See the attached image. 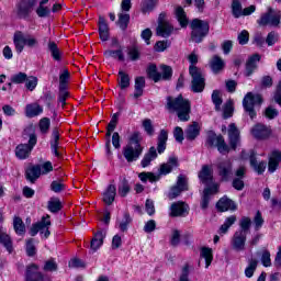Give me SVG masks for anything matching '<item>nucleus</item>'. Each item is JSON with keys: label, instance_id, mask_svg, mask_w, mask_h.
<instances>
[{"label": "nucleus", "instance_id": "nucleus-1", "mask_svg": "<svg viewBox=\"0 0 281 281\" xmlns=\"http://www.w3.org/2000/svg\"><path fill=\"white\" fill-rule=\"evenodd\" d=\"M166 109L169 113H177L180 122L190 121V101L184 99L183 95H178L177 98L168 97Z\"/></svg>", "mask_w": 281, "mask_h": 281}, {"label": "nucleus", "instance_id": "nucleus-2", "mask_svg": "<svg viewBox=\"0 0 281 281\" xmlns=\"http://www.w3.org/2000/svg\"><path fill=\"white\" fill-rule=\"evenodd\" d=\"M188 60L191 64L189 67V74L192 78L191 90L193 93H202L203 89H205V76L203 75V70H201V68L194 66L196 63H199V56L191 53L188 56Z\"/></svg>", "mask_w": 281, "mask_h": 281}, {"label": "nucleus", "instance_id": "nucleus-3", "mask_svg": "<svg viewBox=\"0 0 281 281\" xmlns=\"http://www.w3.org/2000/svg\"><path fill=\"white\" fill-rule=\"evenodd\" d=\"M144 153V146H142V137L139 133H133L130 136L128 143L123 147V157L126 159L127 164H133L142 157Z\"/></svg>", "mask_w": 281, "mask_h": 281}, {"label": "nucleus", "instance_id": "nucleus-4", "mask_svg": "<svg viewBox=\"0 0 281 281\" xmlns=\"http://www.w3.org/2000/svg\"><path fill=\"white\" fill-rule=\"evenodd\" d=\"M190 29H191V41L193 43H202L203 38L206 37L207 34H210V23L194 19L190 23Z\"/></svg>", "mask_w": 281, "mask_h": 281}, {"label": "nucleus", "instance_id": "nucleus-5", "mask_svg": "<svg viewBox=\"0 0 281 281\" xmlns=\"http://www.w3.org/2000/svg\"><path fill=\"white\" fill-rule=\"evenodd\" d=\"M13 43L15 50L21 54L26 47L34 48L38 47V40L30 34H23V32L18 31L13 35Z\"/></svg>", "mask_w": 281, "mask_h": 281}, {"label": "nucleus", "instance_id": "nucleus-6", "mask_svg": "<svg viewBox=\"0 0 281 281\" xmlns=\"http://www.w3.org/2000/svg\"><path fill=\"white\" fill-rule=\"evenodd\" d=\"M256 104H262V95L248 92L243 100V106L250 120H255L257 115Z\"/></svg>", "mask_w": 281, "mask_h": 281}, {"label": "nucleus", "instance_id": "nucleus-7", "mask_svg": "<svg viewBox=\"0 0 281 281\" xmlns=\"http://www.w3.org/2000/svg\"><path fill=\"white\" fill-rule=\"evenodd\" d=\"M37 142L38 138L36 137V134H30L29 144H20L15 148V156L18 157V159H27V157H30V155L32 154V150H34Z\"/></svg>", "mask_w": 281, "mask_h": 281}, {"label": "nucleus", "instance_id": "nucleus-8", "mask_svg": "<svg viewBox=\"0 0 281 281\" xmlns=\"http://www.w3.org/2000/svg\"><path fill=\"white\" fill-rule=\"evenodd\" d=\"M206 144L211 148H217L218 153L225 155V153H229V146L225 143V138L221 135H216L214 132H210L207 134Z\"/></svg>", "mask_w": 281, "mask_h": 281}, {"label": "nucleus", "instance_id": "nucleus-9", "mask_svg": "<svg viewBox=\"0 0 281 281\" xmlns=\"http://www.w3.org/2000/svg\"><path fill=\"white\" fill-rule=\"evenodd\" d=\"M258 25L265 27L269 25L270 27H278L280 25V13H276L272 8H268V12L263 13L259 20H257Z\"/></svg>", "mask_w": 281, "mask_h": 281}, {"label": "nucleus", "instance_id": "nucleus-10", "mask_svg": "<svg viewBox=\"0 0 281 281\" xmlns=\"http://www.w3.org/2000/svg\"><path fill=\"white\" fill-rule=\"evenodd\" d=\"M34 5H36V0H22L16 4V16L19 19H27L30 14H32V10H34Z\"/></svg>", "mask_w": 281, "mask_h": 281}, {"label": "nucleus", "instance_id": "nucleus-11", "mask_svg": "<svg viewBox=\"0 0 281 281\" xmlns=\"http://www.w3.org/2000/svg\"><path fill=\"white\" fill-rule=\"evenodd\" d=\"M216 168L222 181H229V179H232V175H233L232 160L229 159L218 160L216 162Z\"/></svg>", "mask_w": 281, "mask_h": 281}, {"label": "nucleus", "instance_id": "nucleus-12", "mask_svg": "<svg viewBox=\"0 0 281 281\" xmlns=\"http://www.w3.org/2000/svg\"><path fill=\"white\" fill-rule=\"evenodd\" d=\"M166 13H160L158 18V26L156 29L157 36H162V38H168L175 27L171 26L170 22L165 21Z\"/></svg>", "mask_w": 281, "mask_h": 281}, {"label": "nucleus", "instance_id": "nucleus-13", "mask_svg": "<svg viewBox=\"0 0 281 281\" xmlns=\"http://www.w3.org/2000/svg\"><path fill=\"white\" fill-rule=\"evenodd\" d=\"M188 190V178L186 176L180 175L178 176V180L176 186L171 187L169 193H168V199L172 201V199H177L181 192H186Z\"/></svg>", "mask_w": 281, "mask_h": 281}, {"label": "nucleus", "instance_id": "nucleus-14", "mask_svg": "<svg viewBox=\"0 0 281 281\" xmlns=\"http://www.w3.org/2000/svg\"><path fill=\"white\" fill-rule=\"evenodd\" d=\"M227 133L229 146L231 148H233V150H236V148H238V146L240 145V130H238L236 123H231L228 125Z\"/></svg>", "mask_w": 281, "mask_h": 281}, {"label": "nucleus", "instance_id": "nucleus-15", "mask_svg": "<svg viewBox=\"0 0 281 281\" xmlns=\"http://www.w3.org/2000/svg\"><path fill=\"white\" fill-rule=\"evenodd\" d=\"M250 133L255 139H267L271 136V127L259 123L252 126Z\"/></svg>", "mask_w": 281, "mask_h": 281}, {"label": "nucleus", "instance_id": "nucleus-16", "mask_svg": "<svg viewBox=\"0 0 281 281\" xmlns=\"http://www.w3.org/2000/svg\"><path fill=\"white\" fill-rule=\"evenodd\" d=\"M38 265L31 263L26 267L25 281H45V276L38 272Z\"/></svg>", "mask_w": 281, "mask_h": 281}, {"label": "nucleus", "instance_id": "nucleus-17", "mask_svg": "<svg viewBox=\"0 0 281 281\" xmlns=\"http://www.w3.org/2000/svg\"><path fill=\"white\" fill-rule=\"evenodd\" d=\"M49 225H52L49 215L43 216L40 222L32 225V227L30 229V235L36 236V234H38V232H41V234H43V232H45V229H49Z\"/></svg>", "mask_w": 281, "mask_h": 281}, {"label": "nucleus", "instance_id": "nucleus-18", "mask_svg": "<svg viewBox=\"0 0 281 281\" xmlns=\"http://www.w3.org/2000/svg\"><path fill=\"white\" fill-rule=\"evenodd\" d=\"M245 243H247V235L243 232H235L232 239V247L235 251H245Z\"/></svg>", "mask_w": 281, "mask_h": 281}, {"label": "nucleus", "instance_id": "nucleus-19", "mask_svg": "<svg viewBox=\"0 0 281 281\" xmlns=\"http://www.w3.org/2000/svg\"><path fill=\"white\" fill-rule=\"evenodd\" d=\"M216 207L220 212H227L232 211L235 212V210H238V206L236 205V202L231 200L227 196H223L222 199L218 200Z\"/></svg>", "mask_w": 281, "mask_h": 281}, {"label": "nucleus", "instance_id": "nucleus-20", "mask_svg": "<svg viewBox=\"0 0 281 281\" xmlns=\"http://www.w3.org/2000/svg\"><path fill=\"white\" fill-rule=\"evenodd\" d=\"M190 207L183 202L172 203L170 206V216H188Z\"/></svg>", "mask_w": 281, "mask_h": 281}, {"label": "nucleus", "instance_id": "nucleus-21", "mask_svg": "<svg viewBox=\"0 0 281 281\" xmlns=\"http://www.w3.org/2000/svg\"><path fill=\"white\" fill-rule=\"evenodd\" d=\"M216 192H218V184H213L212 187L204 189L201 201L202 210H207L210 205V195L216 194Z\"/></svg>", "mask_w": 281, "mask_h": 281}, {"label": "nucleus", "instance_id": "nucleus-22", "mask_svg": "<svg viewBox=\"0 0 281 281\" xmlns=\"http://www.w3.org/2000/svg\"><path fill=\"white\" fill-rule=\"evenodd\" d=\"M280 161H281V151L273 150L269 158L268 171L273 173L276 170H278V167L280 166Z\"/></svg>", "mask_w": 281, "mask_h": 281}, {"label": "nucleus", "instance_id": "nucleus-23", "mask_svg": "<svg viewBox=\"0 0 281 281\" xmlns=\"http://www.w3.org/2000/svg\"><path fill=\"white\" fill-rule=\"evenodd\" d=\"M199 179L202 183H212V180L214 179V172L212 171V167L207 165L202 166V169L199 172Z\"/></svg>", "mask_w": 281, "mask_h": 281}, {"label": "nucleus", "instance_id": "nucleus-24", "mask_svg": "<svg viewBox=\"0 0 281 281\" xmlns=\"http://www.w3.org/2000/svg\"><path fill=\"white\" fill-rule=\"evenodd\" d=\"M104 238H106L105 231H99L94 234V237L92 238L90 245L92 251H98V249H100L101 246L104 245Z\"/></svg>", "mask_w": 281, "mask_h": 281}, {"label": "nucleus", "instance_id": "nucleus-25", "mask_svg": "<svg viewBox=\"0 0 281 281\" xmlns=\"http://www.w3.org/2000/svg\"><path fill=\"white\" fill-rule=\"evenodd\" d=\"M115 194H117V188H115L114 184H110L103 192V203H105V205H113V201H115Z\"/></svg>", "mask_w": 281, "mask_h": 281}, {"label": "nucleus", "instance_id": "nucleus-26", "mask_svg": "<svg viewBox=\"0 0 281 281\" xmlns=\"http://www.w3.org/2000/svg\"><path fill=\"white\" fill-rule=\"evenodd\" d=\"M0 245L7 249L8 254H14V243L12 241V237L2 231H0Z\"/></svg>", "mask_w": 281, "mask_h": 281}, {"label": "nucleus", "instance_id": "nucleus-27", "mask_svg": "<svg viewBox=\"0 0 281 281\" xmlns=\"http://www.w3.org/2000/svg\"><path fill=\"white\" fill-rule=\"evenodd\" d=\"M177 166H179L177 157H170L166 164L160 166L159 175H170L172 169L177 168Z\"/></svg>", "mask_w": 281, "mask_h": 281}, {"label": "nucleus", "instance_id": "nucleus-28", "mask_svg": "<svg viewBox=\"0 0 281 281\" xmlns=\"http://www.w3.org/2000/svg\"><path fill=\"white\" fill-rule=\"evenodd\" d=\"M201 133V127L199 126V123L193 122L191 125H189L186 130V137L190 142H194L196 137H199Z\"/></svg>", "mask_w": 281, "mask_h": 281}, {"label": "nucleus", "instance_id": "nucleus-29", "mask_svg": "<svg viewBox=\"0 0 281 281\" xmlns=\"http://www.w3.org/2000/svg\"><path fill=\"white\" fill-rule=\"evenodd\" d=\"M43 113V106L38 103H30L25 106L26 117H38Z\"/></svg>", "mask_w": 281, "mask_h": 281}, {"label": "nucleus", "instance_id": "nucleus-30", "mask_svg": "<svg viewBox=\"0 0 281 281\" xmlns=\"http://www.w3.org/2000/svg\"><path fill=\"white\" fill-rule=\"evenodd\" d=\"M210 67L213 74H218L220 71H223V69H225V61L218 55H215L210 61Z\"/></svg>", "mask_w": 281, "mask_h": 281}, {"label": "nucleus", "instance_id": "nucleus-31", "mask_svg": "<svg viewBox=\"0 0 281 281\" xmlns=\"http://www.w3.org/2000/svg\"><path fill=\"white\" fill-rule=\"evenodd\" d=\"M144 87H146V79L144 77H136L135 78V86H134V98H142L144 95Z\"/></svg>", "mask_w": 281, "mask_h": 281}, {"label": "nucleus", "instance_id": "nucleus-32", "mask_svg": "<svg viewBox=\"0 0 281 281\" xmlns=\"http://www.w3.org/2000/svg\"><path fill=\"white\" fill-rule=\"evenodd\" d=\"M159 3V0H143L140 2V12L142 14H150L155 8H157V4Z\"/></svg>", "mask_w": 281, "mask_h": 281}, {"label": "nucleus", "instance_id": "nucleus-33", "mask_svg": "<svg viewBox=\"0 0 281 281\" xmlns=\"http://www.w3.org/2000/svg\"><path fill=\"white\" fill-rule=\"evenodd\" d=\"M258 63H260V55H252L247 64H246V76H251L254 71H256V67H258Z\"/></svg>", "mask_w": 281, "mask_h": 281}, {"label": "nucleus", "instance_id": "nucleus-34", "mask_svg": "<svg viewBox=\"0 0 281 281\" xmlns=\"http://www.w3.org/2000/svg\"><path fill=\"white\" fill-rule=\"evenodd\" d=\"M99 35L101 41H109V24L102 16L99 18Z\"/></svg>", "mask_w": 281, "mask_h": 281}, {"label": "nucleus", "instance_id": "nucleus-35", "mask_svg": "<svg viewBox=\"0 0 281 281\" xmlns=\"http://www.w3.org/2000/svg\"><path fill=\"white\" fill-rule=\"evenodd\" d=\"M157 157V148L150 147L148 153H146L140 161V165L143 168H148V165L151 161H155V158Z\"/></svg>", "mask_w": 281, "mask_h": 281}, {"label": "nucleus", "instance_id": "nucleus-36", "mask_svg": "<svg viewBox=\"0 0 281 281\" xmlns=\"http://www.w3.org/2000/svg\"><path fill=\"white\" fill-rule=\"evenodd\" d=\"M53 139L50 140V149L53 155H55V157L60 158V151H58V140L60 139V134L58 132V130H54L53 134H52Z\"/></svg>", "mask_w": 281, "mask_h": 281}, {"label": "nucleus", "instance_id": "nucleus-37", "mask_svg": "<svg viewBox=\"0 0 281 281\" xmlns=\"http://www.w3.org/2000/svg\"><path fill=\"white\" fill-rule=\"evenodd\" d=\"M250 166L251 168H254L255 172H258V175H262V172L267 170V162L265 161L258 162V160H256L255 154L250 155Z\"/></svg>", "mask_w": 281, "mask_h": 281}, {"label": "nucleus", "instance_id": "nucleus-38", "mask_svg": "<svg viewBox=\"0 0 281 281\" xmlns=\"http://www.w3.org/2000/svg\"><path fill=\"white\" fill-rule=\"evenodd\" d=\"M117 82L120 89H128V87H131V76H128V74H126L124 70H119Z\"/></svg>", "mask_w": 281, "mask_h": 281}, {"label": "nucleus", "instance_id": "nucleus-39", "mask_svg": "<svg viewBox=\"0 0 281 281\" xmlns=\"http://www.w3.org/2000/svg\"><path fill=\"white\" fill-rule=\"evenodd\" d=\"M41 177V166H33L26 169V179L34 183Z\"/></svg>", "mask_w": 281, "mask_h": 281}, {"label": "nucleus", "instance_id": "nucleus-40", "mask_svg": "<svg viewBox=\"0 0 281 281\" xmlns=\"http://www.w3.org/2000/svg\"><path fill=\"white\" fill-rule=\"evenodd\" d=\"M13 229L18 236H25V223L19 216H14L13 218Z\"/></svg>", "mask_w": 281, "mask_h": 281}, {"label": "nucleus", "instance_id": "nucleus-41", "mask_svg": "<svg viewBox=\"0 0 281 281\" xmlns=\"http://www.w3.org/2000/svg\"><path fill=\"white\" fill-rule=\"evenodd\" d=\"M166 142H168V132L166 130H161L158 135V145L157 150L159 155L166 150Z\"/></svg>", "mask_w": 281, "mask_h": 281}, {"label": "nucleus", "instance_id": "nucleus-42", "mask_svg": "<svg viewBox=\"0 0 281 281\" xmlns=\"http://www.w3.org/2000/svg\"><path fill=\"white\" fill-rule=\"evenodd\" d=\"M231 10L234 19H240L243 16V3L240 0H233L231 4Z\"/></svg>", "mask_w": 281, "mask_h": 281}, {"label": "nucleus", "instance_id": "nucleus-43", "mask_svg": "<svg viewBox=\"0 0 281 281\" xmlns=\"http://www.w3.org/2000/svg\"><path fill=\"white\" fill-rule=\"evenodd\" d=\"M48 52L50 53V56L57 60H63V54L60 53V49L58 48V45H56V42H49L48 43Z\"/></svg>", "mask_w": 281, "mask_h": 281}, {"label": "nucleus", "instance_id": "nucleus-44", "mask_svg": "<svg viewBox=\"0 0 281 281\" xmlns=\"http://www.w3.org/2000/svg\"><path fill=\"white\" fill-rule=\"evenodd\" d=\"M147 76H148V78L154 80V82H159V80H161V74H159V71H157V65H154V64L148 66Z\"/></svg>", "mask_w": 281, "mask_h": 281}, {"label": "nucleus", "instance_id": "nucleus-45", "mask_svg": "<svg viewBox=\"0 0 281 281\" xmlns=\"http://www.w3.org/2000/svg\"><path fill=\"white\" fill-rule=\"evenodd\" d=\"M176 16L181 25V27H188V16L186 15V11L183 8L178 7L176 9Z\"/></svg>", "mask_w": 281, "mask_h": 281}, {"label": "nucleus", "instance_id": "nucleus-46", "mask_svg": "<svg viewBox=\"0 0 281 281\" xmlns=\"http://www.w3.org/2000/svg\"><path fill=\"white\" fill-rule=\"evenodd\" d=\"M256 269H258V261L256 259H250L248 261V266L245 269L246 278H254V273L256 272Z\"/></svg>", "mask_w": 281, "mask_h": 281}, {"label": "nucleus", "instance_id": "nucleus-47", "mask_svg": "<svg viewBox=\"0 0 281 281\" xmlns=\"http://www.w3.org/2000/svg\"><path fill=\"white\" fill-rule=\"evenodd\" d=\"M201 258H204L206 269L212 265V260H214V256L212 255V248L203 247L201 249Z\"/></svg>", "mask_w": 281, "mask_h": 281}, {"label": "nucleus", "instance_id": "nucleus-48", "mask_svg": "<svg viewBox=\"0 0 281 281\" xmlns=\"http://www.w3.org/2000/svg\"><path fill=\"white\" fill-rule=\"evenodd\" d=\"M128 192H131V186L128 184V180L123 178L119 183V194L124 198Z\"/></svg>", "mask_w": 281, "mask_h": 281}, {"label": "nucleus", "instance_id": "nucleus-49", "mask_svg": "<svg viewBox=\"0 0 281 281\" xmlns=\"http://www.w3.org/2000/svg\"><path fill=\"white\" fill-rule=\"evenodd\" d=\"M236 223V216L232 215L227 217L224 222V224L220 227V234H227L229 231V227Z\"/></svg>", "mask_w": 281, "mask_h": 281}, {"label": "nucleus", "instance_id": "nucleus-50", "mask_svg": "<svg viewBox=\"0 0 281 281\" xmlns=\"http://www.w3.org/2000/svg\"><path fill=\"white\" fill-rule=\"evenodd\" d=\"M132 222L133 220L131 218V215L128 213H125L123 215V220L119 222V229L121 232H128V225H131Z\"/></svg>", "mask_w": 281, "mask_h": 281}, {"label": "nucleus", "instance_id": "nucleus-51", "mask_svg": "<svg viewBox=\"0 0 281 281\" xmlns=\"http://www.w3.org/2000/svg\"><path fill=\"white\" fill-rule=\"evenodd\" d=\"M48 210L53 214L60 212V210H63V204L60 203V200L54 199L48 201Z\"/></svg>", "mask_w": 281, "mask_h": 281}, {"label": "nucleus", "instance_id": "nucleus-52", "mask_svg": "<svg viewBox=\"0 0 281 281\" xmlns=\"http://www.w3.org/2000/svg\"><path fill=\"white\" fill-rule=\"evenodd\" d=\"M239 227L240 229L237 232H243L245 235H247V232L251 228V218L249 217H241L239 221Z\"/></svg>", "mask_w": 281, "mask_h": 281}, {"label": "nucleus", "instance_id": "nucleus-53", "mask_svg": "<svg viewBox=\"0 0 281 281\" xmlns=\"http://www.w3.org/2000/svg\"><path fill=\"white\" fill-rule=\"evenodd\" d=\"M138 178L143 183H146V181H150L151 183L155 181H159V176H155L153 172H142L138 175Z\"/></svg>", "mask_w": 281, "mask_h": 281}, {"label": "nucleus", "instance_id": "nucleus-54", "mask_svg": "<svg viewBox=\"0 0 281 281\" xmlns=\"http://www.w3.org/2000/svg\"><path fill=\"white\" fill-rule=\"evenodd\" d=\"M131 21V15L128 13H121L119 14V21L117 24L121 27V30H126L128 27V22Z\"/></svg>", "mask_w": 281, "mask_h": 281}, {"label": "nucleus", "instance_id": "nucleus-55", "mask_svg": "<svg viewBox=\"0 0 281 281\" xmlns=\"http://www.w3.org/2000/svg\"><path fill=\"white\" fill-rule=\"evenodd\" d=\"M25 82V88L29 91H34V89H36V87L38 86V78H36L35 76H30L26 77Z\"/></svg>", "mask_w": 281, "mask_h": 281}, {"label": "nucleus", "instance_id": "nucleus-56", "mask_svg": "<svg viewBox=\"0 0 281 281\" xmlns=\"http://www.w3.org/2000/svg\"><path fill=\"white\" fill-rule=\"evenodd\" d=\"M70 76L69 70H64L59 75V89H67Z\"/></svg>", "mask_w": 281, "mask_h": 281}, {"label": "nucleus", "instance_id": "nucleus-57", "mask_svg": "<svg viewBox=\"0 0 281 281\" xmlns=\"http://www.w3.org/2000/svg\"><path fill=\"white\" fill-rule=\"evenodd\" d=\"M104 56H105V58H117L121 61L124 60V53L122 52V49L105 50Z\"/></svg>", "mask_w": 281, "mask_h": 281}, {"label": "nucleus", "instance_id": "nucleus-58", "mask_svg": "<svg viewBox=\"0 0 281 281\" xmlns=\"http://www.w3.org/2000/svg\"><path fill=\"white\" fill-rule=\"evenodd\" d=\"M27 80V74L25 72H18L11 76V82L13 85H23Z\"/></svg>", "mask_w": 281, "mask_h": 281}, {"label": "nucleus", "instance_id": "nucleus-59", "mask_svg": "<svg viewBox=\"0 0 281 281\" xmlns=\"http://www.w3.org/2000/svg\"><path fill=\"white\" fill-rule=\"evenodd\" d=\"M212 102L215 104V110L221 111V105L223 104V99H221V91L214 90L212 93Z\"/></svg>", "mask_w": 281, "mask_h": 281}, {"label": "nucleus", "instance_id": "nucleus-60", "mask_svg": "<svg viewBox=\"0 0 281 281\" xmlns=\"http://www.w3.org/2000/svg\"><path fill=\"white\" fill-rule=\"evenodd\" d=\"M160 70H161V74H162V75H160L161 80H170V78H172V67L161 65Z\"/></svg>", "mask_w": 281, "mask_h": 281}, {"label": "nucleus", "instance_id": "nucleus-61", "mask_svg": "<svg viewBox=\"0 0 281 281\" xmlns=\"http://www.w3.org/2000/svg\"><path fill=\"white\" fill-rule=\"evenodd\" d=\"M50 124L52 121H49V119L47 117H43L42 120H40V131L43 135H46V133L49 132Z\"/></svg>", "mask_w": 281, "mask_h": 281}, {"label": "nucleus", "instance_id": "nucleus-62", "mask_svg": "<svg viewBox=\"0 0 281 281\" xmlns=\"http://www.w3.org/2000/svg\"><path fill=\"white\" fill-rule=\"evenodd\" d=\"M67 98H69V92L67 91V88H59L58 102L59 104H61V106H65V104H67Z\"/></svg>", "mask_w": 281, "mask_h": 281}, {"label": "nucleus", "instance_id": "nucleus-63", "mask_svg": "<svg viewBox=\"0 0 281 281\" xmlns=\"http://www.w3.org/2000/svg\"><path fill=\"white\" fill-rule=\"evenodd\" d=\"M261 263L263 267H271V252L263 250L261 254Z\"/></svg>", "mask_w": 281, "mask_h": 281}, {"label": "nucleus", "instance_id": "nucleus-64", "mask_svg": "<svg viewBox=\"0 0 281 281\" xmlns=\"http://www.w3.org/2000/svg\"><path fill=\"white\" fill-rule=\"evenodd\" d=\"M44 271H58V263L54 259H49L44 265Z\"/></svg>", "mask_w": 281, "mask_h": 281}]
</instances>
